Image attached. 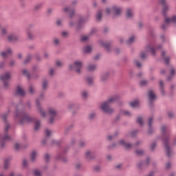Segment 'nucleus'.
<instances>
[{
	"mask_svg": "<svg viewBox=\"0 0 176 176\" xmlns=\"http://www.w3.org/2000/svg\"><path fill=\"white\" fill-rule=\"evenodd\" d=\"M44 160L46 164L50 163V155L49 153H46L44 156Z\"/></svg>",
	"mask_w": 176,
	"mask_h": 176,
	"instance_id": "obj_38",
	"label": "nucleus"
},
{
	"mask_svg": "<svg viewBox=\"0 0 176 176\" xmlns=\"http://www.w3.org/2000/svg\"><path fill=\"white\" fill-rule=\"evenodd\" d=\"M96 21H101L102 20V11L101 10H99L96 15Z\"/></svg>",
	"mask_w": 176,
	"mask_h": 176,
	"instance_id": "obj_28",
	"label": "nucleus"
},
{
	"mask_svg": "<svg viewBox=\"0 0 176 176\" xmlns=\"http://www.w3.org/2000/svg\"><path fill=\"white\" fill-rule=\"evenodd\" d=\"M158 3L159 5H161L162 7L167 6V3H166V0H159Z\"/></svg>",
	"mask_w": 176,
	"mask_h": 176,
	"instance_id": "obj_54",
	"label": "nucleus"
},
{
	"mask_svg": "<svg viewBox=\"0 0 176 176\" xmlns=\"http://www.w3.org/2000/svg\"><path fill=\"white\" fill-rule=\"evenodd\" d=\"M41 85H42V90L43 91H46V90H47V86H49V81L47 80V79L44 78L43 80Z\"/></svg>",
	"mask_w": 176,
	"mask_h": 176,
	"instance_id": "obj_25",
	"label": "nucleus"
},
{
	"mask_svg": "<svg viewBox=\"0 0 176 176\" xmlns=\"http://www.w3.org/2000/svg\"><path fill=\"white\" fill-rule=\"evenodd\" d=\"M55 65L56 67H63V63L59 60H57L55 61Z\"/></svg>",
	"mask_w": 176,
	"mask_h": 176,
	"instance_id": "obj_58",
	"label": "nucleus"
},
{
	"mask_svg": "<svg viewBox=\"0 0 176 176\" xmlns=\"http://www.w3.org/2000/svg\"><path fill=\"white\" fill-rule=\"evenodd\" d=\"M135 153H136V155H138V156H142L144 155V153H145V151L142 149L136 150L135 151Z\"/></svg>",
	"mask_w": 176,
	"mask_h": 176,
	"instance_id": "obj_41",
	"label": "nucleus"
},
{
	"mask_svg": "<svg viewBox=\"0 0 176 176\" xmlns=\"http://www.w3.org/2000/svg\"><path fill=\"white\" fill-rule=\"evenodd\" d=\"M121 113H123L124 115H126V116H131V113L129 111H125V110H121L120 111Z\"/></svg>",
	"mask_w": 176,
	"mask_h": 176,
	"instance_id": "obj_48",
	"label": "nucleus"
},
{
	"mask_svg": "<svg viewBox=\"0 0 176 176\" xmlns=\"http://www.w3.org/2000/svg\"><path fill=\"white\" fill-rule=\"evenodd\" d=\"M91 50H93L91 45H86L83 47L82 53H84L85 54L91 53Z\"/></svg>",
	"mask_w": 176,
	"mask_h": 176,
	"instance_id": "obj_27",
	"label": "nucleus"
},
{
	"mask_svg": "<svg viewBox=\"0 0 176 176\" xmlns=\"http://www.w3.org/2000/svg\"><path fill=\"white\" fill-rule=\"evenodd\" d=\"M136 123L142 127V126H144V119L142 117H138L136 119Z\"/></svg>",
	"mask_w": 176,
	"mask_h": 176,
	"instance_id": "obj_36",
	"label": "nucleus"
},
{
	"mask_svg": "<svg viewBox=\"0 0 176 176\" xmlns=\"http://www.w3.org/2000/svg\"><path fill=\"white\" fill-rule=\"evenodd\" d=\"M167 126L162 125L161 127L162 136L163 146L166 151V156L171 157L174 153L173 148L170 146V133H166Z\"/></svg>",
	"mask_w": 176,
	"mask_h": 176,
	"instance_id": "obj_2",
	"label": "nucleus"
},
{
	"mask_svg": "<svg viewBox=\"0 0 176 176\" xmlns=\"http://www.w3.org/2000/svg\"><path fill=\"white\" fill-rule=\"evenodd\" d=\"M54 46H58V45H60V40H58V38H54Z\"/></svg>",
	"mask_w": 176,
	"mask_h": 176,
	"instance_id": "obj_60",
	"label": "nucleus"
},
{
	"mask_svg": "<svg viewBox=\"0 0 176 176\" xmlns=\"http://www.w3.org/2000/svg\"><path fill=\"white\" fill-rule=\"evenodd\" d=\"M51 145H56V146H60V145H61V142L52 140L51 142Z\"/></svg>",
	"mask_w": 176,
	"mask_h": 176,
	"instance_id": "obj_44",
	"label": "nucleus"
},
{
	"mask_svg": "<svg viewBox=\"0 0 176 176\" xmlns=\"http://www.w3.org/2000/svg\"><path fill=\"white\" fill-rule=\"evenodd\" d=\"M86 82L89 86H91L93 85V78L86 77Z\"/></svg>",
	"mask_w": 176,
	"mask_h": 176,
	"instance_id": "obj_43",
	"label": "nucleus"
},
{
	"mask_svg": "<svg viewBox=\"0 0 176 176\" xmlns=\"http://www.w3.org/2000/svg\"><path fill=\"white\" fill-rule=\"evenodd\" d=\"M35 57L36 61H42V58H41V56L39 55V53H36L35 54Z\"/></svg>",
	"mask_w": 176,
	"mask_h": 176,
	"instance_id": "obj_57",
	"label": "nucleus"
},
{
	"mask_svg": "<svg viewBox=\"0 0 176 176\" xmlns=\"http://www.w3.org/2000/svg\"><path fill=\"white\" fill-rule=\"evenodd\" d=\"M69 109H79V105L76 104V103H70L68 105Z\"/></svg>",
	"mask_w": 176,
	"mask_h": 176,
	"instance_id": "obj_32",
	"label": "nucleus"
},
{
	"mask_svg": "<svg viewBox=\"0 0 176 176\" xmlns=\"http://www.w3.org/2000/svg\"><path fill=\"white\" fill-rule=\"evenodd\" d=\"M134 36L130 37L129 39H128L126 42V45H132V43H134Z\"/></svg>",
	"mask_w": 176,
	"mask_h": 176,
	"instance_id": "obj_42",
	"label": "nucleus"
},
{
	"mask_svg": "<svg viewBox=\"0 0 176 176\" xmlns=\"http://www.w3.org/2000/svg\"><path fill=\"white\" fill-rule=\"evenodd\" d=\"M147 97L148 98V107L152 111L155 108V101H156L157 98L156 94H155L153 90L150 89L147 93Z\"/></svg>",
	"mask_w": 176,
	"mask_h": 176,
	"instance_id": "obj_5",
	"label": "nucleus"
},
{
	"mask_svg": "<svg viewBox=\"0 0 176 176\" xmlns=\"http://www.w3.org/2000/svg\"><path fill=\"white\" fill-rule=\"evenodd\" d=\"M115 148H118V144L116 143H113L107 146V149L109 151H113Z\"/></svg>",
	"mask_w": 176,
	"mask_h": 176,
	"instance_id": "obj_39",
	"label": "nucleus"
},
{
	"mask_svg": "<svg viewBox=\"0 0 176 176\" xmlns=\"http://www.w3.org/2000/svg\"><path fill=\"white\" fill-rule=\"evenodd\" d=\"M146 52H149L153 54V56H156V51L155 50V48L151 46V45H148L146 46L145 47Z\"/></svg>",
	"mask_w": 176,
	"mask_h": 176,
	"instance_id": "obj_22",
	"label": "nucleus"
},
{
	"mask_svg": "<svg viewBox=\"0 0 176 176\" xmlns=\"http://www.w3.org/2000/svg\"><path fill=\"white\" fill-rule=\"evenodd\" d=\"M64 157H63V153H58L56 155L57 160H61Z\"/></svg>",
	"mask_w": 176,
	"mask_h": 176,
	"instance_id": "obj_55",
	"label": "nucleus"
},
{
	"mask_svg": "<svg viewBox=\"0 0 176 176\" xmlns=\"http://www.w3.org/2000/svg\"><path fill=\"white\" fill-rule=\"evenodd\" d=\"M140 58L141 60H145L146 58V53L144 52H140Z\"/></svg>",
	"mask_w": 176,
	"mask_h": 176,
	"instance_id": "obj_51",
	"label": "nucleus"
},
{
	"mask_svg": "<svg viewBox=\"0 0 176 176\" xmlns=\"http://www.w3.org/2000/svg\"><path fill=\"white\" fill-rule=\"evenodd\" d=\"M142 164H144V161H140L138 164L139 170H142Z\"/></svg>",
	"mask_w": 176,
	"mask_h": 176,
	"instance_id": "obj_61",
	"label": "nucleus"
},
{
	"mask_svg": "<svg viewBox=\"0 0 176 176\" xmlns=\"http://www.w3.org/2000/svg\"><path fill=\"white\" fill-rule=\"evenodd\" d=\"M149 82L146 80H141L140 82H139V86L140 87H145L146 86H148Z\"/></svg>",
	"mask_w": 176,
	"mask_h": 176,
	"instance_id": "obj_34",
	"label": "nucleus"
},
{
	"mask_svg": "<svg viewBox=\"0 0 176 176\" xmlns=\"http://www.w3.org/2000/svg\"><path fill=\"white\" fill-rule=\"evenodd\" d=\"M48 74L50 76H53L54 75V69L50 68Z\"/></svg>",
	"mask_w": 176,
	"mask_h": 176,
	"instance_id": "obj_62",
	"label": "nucleus"
},
{
	"mask_svg": "<svg viewBox=\"0 0 176 176\" xmlns=\"http://www.w3.org/2000/svg\"><path fill=\"white\" fill-rule=\"evenodd\" d=\"M166 54H167V52H166V51H162L161 54V57L164 60L166 65H168L170 64V57L169 56L166 57Z\"/></svg>",
	"mask_w": 176,
	"mask_h": 176,
	"instance_id": "obj_15",
	"label": "nucleus"
},
{
	"mask_svg": "<svg viewBox=\"0 0 176 176\" xmlns=\"http://www.w3.org/2000/svg\"><path fill=\"white\" fill-rule=\"evenodd\" d=\"M36 157V151H33L31 155L32 162H35Z\"/></svg>",
	"mask_w": 176,
	"mask_h": 176,
	"instance_id": "obj_50",
	"label": "nucleus"
},
{
	"mask_svg": "<svg viewBox=\"0 0 176 176\" xmlns=\"http://www.w3.org/2000/svg\"><path fill=\"white\" fill-rule=\"evenodd\" d=\"M28 91L31 95L34 94V93H35V88H34V86L30 85Z\"/></svg>",
	"mask_w": 176,
	"mask_h": 176,
	"instance_id": "obj_47",
	"label": "nucleus"
},
{
	"mask_svg": "<svg viewBox=\"0 0 176 176\" xmlns=\"http://www.w3.org/2000/svg\"><path fill=\"white\" fill-rule=\"evenodd\" d=\"M34 28L33 25H30L27 29V36L29 41H34L35 39V35H34V32L32 28Z\"/></svg>",
	"mask_w": 176,
	"mask_h": 176,
	"instance_id": "obj_9",
	"label": "nucleus"
},
{
	"mask_svg": "<svg viewBox=\"0 0 176 176\" xmlns=\"http://www.w3.org/2000/svg\"><path fill=\"white\" fill-rule=\"evenodd\" d=\"M164 21L166 24H170V23H173L176 24V16L173 15L172 18L166 17L164 18Z\"/></svg>",
	"mask_w": 176,
	"mask_h": 176,
	"instance_id": "obj_19",
	"label": "nucleus"
},
{
	"mask_svg": "<svg viewBox=\"0 0 176 176\" xmlns=\"http://www.w3.org/2000/svg\"><path fill=\"white\" fill-rule=\"evenodd\" d=\"M157 146V143L156 142H153L149 146V149L151 152H155V149H156V146Z\"/></svg>",
	"mask_w": 176,
	"mask_h": 176,
	"instance_id": "obj_35",
	"label": "nucleus"
},
{
	"mask_svg": "<svg viewBox=\"0 0 176 176\" xmlns=\"http://www.w3.org/2000/svg\"><path fill=\"white\" fill-rule=\"evenodd\" d=\"M57 109L54 108L48 109V115L50 116L49 124H54V120L56 119V116H57Z\"/></svg>",
	"mask_w": 176,
	"mask_h": 176,
	"instance_id": "obj_7",
	"label": "nucleus"
},
{
	"mask_svg": "<svg viewBox=\"0 0 176 176\" xmlns=\"http://www.w3.org/2000/svg\"><path fill=\"white\" fill-rule=\"evenodd\" d=\"M22 166L23 168H27V167H28V162L26 159H23Z\"/></svg>",
	"mask_w": 176,
	"mask_h": 176,
	"instance_id": "obj_49",
	"label": "nucleus"
},
{
	"mask_svg": "<svg viewBox=\"0 0 176 176\" xmlns=\"http://www.w3.org/2000/svg\"><path fill=\"white\" fill-rule=\"evenodd\" d=\"M3 87L5 89H9V82L8 81H3Z\"/></svg>",
	"mask_w": 176,
	"mask_h": 176,
	"instance_id": "obj_64",
	"label": "nucleus"
},
{
	"mask_svg": "<svg viewBox=\"0 0 176 176\" xmlns=\"http://www.w3.org/2000/svg\"><path fill=\"white\" fill-rule=\"evenodd\" d=\"M11 76H10V73L7 72L3 75H1L0 76V80H2V82H6V80H8V79H10Z\"/></svg>",
	"mask_w": 176,
	"mask_h": 176,
	"instance_id": "obj_24",
	"label": "nucleus"
},
{
	"mask_svg": "<svg viewBox=\"0 0 176 176\" xmlns=\"http://www.w3.org/2000/svg\"><path fill=\"white\" fill-rule=\"evenodd\" d=\"M22 74L24 76H26L28 78V80H31V74H30L28 70H27V69L22 70Z\"/></svg>",
	"mask_w": 176,
	"mask_h": 176,
	"instance_id": "obj_31",
	"label": "nucleus"
},
{
	"mask_svg": "<svg viewBox=\"0 0 176 176\" xmlns=\"http://www.w3.org/2000/svg\"><path fill=\"white\" fill-rule=\"evenodd\" d=\"M148 129L147 131L148 135H152L153 133H155V129H153V126H152V122H153V117H150L148 119Z\"/></svg>",
	"mask_w": 176,
	"mask_h": 176,
	"instance_id": "obj_10",
	"label": "nucleus"
},
{
	"mask_svg": "<svg viewBox=\"0 0 176 176\" xmlns=\"http://www.w3.org/2000/svg\"><path fill=\"white\" fill-rule=\"evenodd\" d=\"M96 68H97V65L90 64L87 66V69L90 72H93L94 71H96Z\"/></svg>",
	"mask_w": 176,
	"mask_h": 176,
	"instance_id": "obj_33",
	"label": "nucleus"
},
{
	"mask_svg": "<svg viewBox=\"0 0 176 176\" xmlns=\"http://www.w3.org/2000/svg\"><path fill=\"white\" fill-rule=\"evenodd\" d=\"M85 157L87 160L91 161L96 159V155H93L90 151H88L85 153Z\"/></svg>",
	"mask_w": 176,
	"mask_h": 176,
	"instance_id": "obj_20",
	"label": "nucleus"
},
{
	"mask_svg": "<svg viewBox=\"0 0 176 176\" xmlns=\"http://www.w3.org/2000/svg\"><path fill=\"white\" fill-rule=\"evenodd\" d=\"M43 6V4L42 3L34 5L32 8L33 13H38L42 9Z\"/></svg>",
	"mask_w": 176,
	"mask_h": 176,
	"instance_id": "obj_16",
	"label": "nucleus"
},
{
	"mask_svg": "<svg viewBox=\"0 0 176 176\" xmlns=\"http://www.w3.org/2000/svg\"><path fill=\"white\" fill-rule=\"evenodd\" d=\"M13 54V50L12 48L9 47L6 51L1 52L0 53L1 57L3 58H8L9 56H12Z\"/></svg>",
	"mask_w": 176,
	"mask_h": 176,
	"instance_id": "obj_11",
	"label": "nucleus"
},
{
	"mask_svg": "<svg viewBox=\"0 0 176 176\" xmlns=\"http://www.w3.org/2000/svg\"><path fill=\"white\" fill-rule=\"evenodd\" d=\"M51 135H52V131H50V130H49V129H46L45 130V137H47V138H49Z\"/></svg>",
	"mask_w": 176,
	"mask_h": 176,
	"instance_id": "obj_53",
	"label": "nucleus"
},
{
	"mask_svg": "<svg viewBox=\"0 0 176 176\" xmlns=\"http://www.w3.org/2000/svg\"><path fill=\"white\" fill-rule=\"evenodd\" d=\"M45 91H43V90H42V91H41L40 95H39L40 100H43V98H45Z\"/></svg>",
	"mask_w": 176,
	"mask_h": 176,
	"instance_id": "obj_56",
	"label": "nucleus"
},
{
	"mask_svg": "<svg viewBox=\"0 0 176 176\" xmlns=\"http://www.w3.org/2000/svg\"><path fill=\"white\" fill-rule=\"evenodd\" d=\"M32 60V54H28L26 56V58L23 60V65H27V64H30Z\"/></svg>",
	"mask_w": 176,
	"mask_h": 176,
	"instance_id": "obj_21",
	"label": "nucleus"
},
{
	"mask_svg": "<svg viewBox=\"0 0 176 176\" xmlns=\"http://www.w3.org/2000/svg\"><path fill=\"white\" fill-rule=\"evenodd\" d=\"M111 13H113L114 16H120L122 14V8L113 6L111 8Z\"/></svg>",
	"mask_w": 176,
	"mask_h": 176,
	"instance_id": "obj_13",
	"label": "nucleus"
},
{
	"mask_svg": "<svg viewBox=\"0 0 176 176\" xmlns=\"http://www.w3.org/2000/svg\"><path fill=\"white\" fill-rule=\"evenodd\" d=\"M112 44V42L109 41L107 43H104L103 41L100 42V46H103V47L106 48V50L107 52H111V45Z\"/></svg>",
	"mask_w": 176,
	"mask_h": 176,
	"instance_id": "obj_18",
	"label": "nucleus"
},
{
	"mask_svg": "<svg viewBox=\"0 0 176 176\" xmlns=\"http://www.w3.org/2000/svg\"><path fill=\"white\" fill-rule=\"evenodd\" d=\"M137 133H138V130H135V131L130 132L131 137H132V138L135 137L137 135Z\"/></svg>",
	"mask_w": 176,
	"mask_h": 176,
	"instance_id": "obj_52",
	"label": "nucleus"
},
{
	"mask_svg": "<svg viewBox=\"0 0 176 176\" xmlns=\"http://www.w3.org/2000/svg\"><path fill=\"white\" fill-rule=\"evenodd\" d=\"M96 116H97V113L92 112L89 114L88 119H89V120H94V119H96Z\"/></svg>",
	"mask_w": 176,
	"mask_h": 176,
	"instance_id": "obj_37",
	"label": "nucleus"
},
{
	"mask_svg": "<svg viewBox=\"0 0 176 176\" xmlns=\"http://www.w3.org/2000/svg\"><path fill=\"white\" fill-rule=\"evenodd\" d=\"M82 65H83V63L82 61L76 60L74 62V68L77 74H80V70L82 69Z\"/></svg>",
	"mask_w": 176,
	"mask_h": 176,
	"instance_id": "obj_14",
	"label": "nucleus"
},
{
	"mask_svg": "<svg viewBox=\"0 0 176 176\" xmlns=\"http://www.w3.org/2000/svg\"><path fill=\"white\" fill-rule=\"evenodd\" d=\"M160 85V89H164V82H163V80H160L159 82Z\"/></svg>",
	"mask_w": 176,
	"mask_h": 176,
	"instance_id": "obj_63",
	"label": "nucleus"
},
{
	"mask_svg": "<svg viewBox=\"0 0 176 176\" xmlns=\"http://www.w3.org/2000/svg\"><path fill=\"white\" fill-rule=\"evenodd\" d=\"M14 97H25V91L20 85L16 87L15 92L12 94Z\"/></svg>",
	"mask_w": 176,
	"mask_h": 176,
	"instance_id": "obj_8",
	"label": "nucleus"
},
{
	"mask_svg": "<svg viewBox=\"0 0 176 176\" xmlns=\"http://www.w3.org/2000/svg\"><path fill=\"white\" fill-rule=\"evenodd\" d=\"M1 119L3 120L6 126L4 129V136L2 138L1 141H6V140H10V136L8 134V131H9V129H10V124L8 122V113H3L1 115Z\"/></svg>",
	"mask_w": 176,
	"mask_h": 176,
	"instance_id": "obj_4",
	"label": "nucleus"
},
{
	"mask_svg": "<svg viewBox=\"0 0 176 176\" xmlns=\"http://www.w3.org/2000/svg\"><path fill=\"white\" fill-rule=\"evenodd\" d=\"M8 42H19V36L14 34L9 35L7 38Z\"/></svg>",
	"mask_w": 176,
	"mask_h": 176,
	"instance_id": "obj_17",
	"label": "nucleus"
},
{
	"mask_svg": "<svg viewBox=\"0 0 176 176\" xmlns=\"http://www.w3.org/2000/svg\"><path fill=\"white\" fill-rule=\"evenodd\" d=\"M131 108H138L140 107V100L138 99L135 100L129 103Z\"/></svg>",
	"mask_w": 176,
	"mask_h": 176,
	"instance_id": "obj_26",
	"label": "nucleus"
},
{
	"mask_svg": "<svg viewBox=\"0 0 176 176\" xmlns=\"http://www.w3.org/2000/svg\"><path fill=\"white\" fill-rule=\"evenodd\" d=\"M146 52H149L153 54V56H156V51L155 50V48L151 46V45H148L146 46L145 47Z\"/></svg>",
	"mask_w": 176,
	"mask_h": 176,
	"instance_id": "obj_23",
	"label": "nucleus"
},
{
	"mask_svg": "<svg viewBox=\"0 0 176 176\" xmlns=\"http://www.w3.org/2000/svg\"><path fill=\"white\" fill-rule=\"evenodd\" d=\"M134 14H133V12L131 11V8H128L126 10V19H133Z\"/></svg>",
	"mask_w": 176,
	"mask_h": 176,
	"instance_id": "obj_30",
	"label": "nucleus"
},
{
	"mask_svg": "<svg viewBox=\"0 0 176 176\" xmlns=\"http://www.w3.org/2000/svg\"><path fill=\"white\" fill-rule=\"evenodd\" d=\"M10 162V159L7 158L4 160V168L5 170H7V168H9V163Z\"/></svg>",
	"mask_w": 176,
	"mask_h": 176,
	"instance_id": "obj_40",
	"label": "nucleus"
},
{
	"mask_svg": "<svg viewBox=\"0 0 176 176\" xmlns=\"http://www.w3.org/2000/svg\"><path fill=\"white\" fill-rule=\"evenodd\" d=\"M33 174L34 176H42V173L38 169H34Z\"/></svg>",
	"mask_w": 176,
	"mask_h": 176,
	"instance_id": "obj_46",
	"label": "nucleus"
},
{
	"mask_svg": "<svg viewBox=\"0 0 176 176\" xmlns=\"http://www.w3.org/2000/svg\"><path fill=\"white\" fill-rule=\"evenodd\" d=\"M167 12H168V6L166 5V6H162V13L164 19L167 17Z\"/></svg>",
	"mask_w": 176,
	"mask_h": 176,
	"instance_id": "obj_29",
	"label": "nucleus"
},
{
	"mask_svg": "<svg viewBox=\"0 0 176 176\" xmlns=\"http://www.w3.org/2000/svg\"><path fill=\"white\" fill-rule=\"evenodd\" d=\"M110 75L111 73L109 72L102 73L100 76V82H103V83L108 82Z\"/></svg>",
	"mask_w": 176,
	"mask_h": 176,
	"instance_id": "obj_12",
	"label": "nucleus"
},
{
	"mask_svg": "<svg viewBox=\"0 0 176 176\" xmlns=\"http://www.w3.org/2000/svg\"><path fill=\"white\" fill-rule=\"evenodd\" d=\"M52 13H53V9L52 8H48L47 10V12H46V14L47 16H50L52 14Z\"/></svg>",
	"mask_w": 176,
	"mask_h": 176,
	"instance_id": "obj_59",
	"label": "nucleus"
},
{
	"mask_svg": "<svg viewBox=\"0 0 176 176\" xmlns=\"http://www.w3.org/2000/svg\"><path fill=\"white\" fill-rule=\"evenodd\" d=\"M15 118H21L19 121L20 126H24V123H34V130L38 131L41 129V120H37L36 117H31L25 111H19L16 110Z\"/></svg>",
	"mask_w": 176,
	"mask_h": 176,
	"instance_id": "obj_1",
	"label": "nucleus"
},
{
	"mask_svg": "<svg viewBox=\"0 0 176 176\" xmlns=\"http://www.w3.org/2000/svg\"><path fill=\"white\" fill-rule=\"evenodd\" d=\"M90 17V15L88 14L85 17H83L82 15L79 16L78 21H77V25H76V31L77 32H80V31L82 30L83 28V26L85 25V23H87V21H89V19Z\"/></svg>",
	"mask_w": 176,
	"mask_h": 176,
	"instance_id": "obj_6",
	"label": "nucleus"
},
{
	"mask_svg": "<svg viewBox=\"0 0 176 176\" xmlns=\"http://www.w3.org/2000/svg\"><path fill=\"white\" fill-rule=\"evenodd\" d=\"M120 96L118 95H116L112 96L111 98H109L107 100L103 102L100 105V109L104 113H108L109 115H112L114 112L113 109L110 107L111 104H113L115 101H119Z\"/></svg>",
	"mask_w": 176,
	"mask_h": 176,
	"instance_id": "obj_3",
	"label": "nucleus"
},
{
	"mask_svg": "<svg viewBox=\"0 0 176 176\" xmlns=\"http://www.w3.org/2000/svg\"><path fill=\"white\" fill-rule=\"evenodd\" d=\"M38 109V112L40 113V114L41 115V116L43 118H46V113H45V111H43V109H42V107H39Z\"/></svg>",
	"mask_w": 176,
	"mask_h": 176,
	"instance_id": "obj_45",
	"label": "nucleus"
}]
</instances>
